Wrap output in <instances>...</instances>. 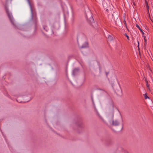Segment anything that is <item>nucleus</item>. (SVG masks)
Returning a JSON list of instances; mask_svg holds the SVG:
<instances>
[{
  "label": "nucleus",
  "mask_w": 153,
  "mask_h": 153,
  "mask_svg": "<svg viewBox=\"0 0 153 153\" xmlns=\"http://www.w3.org/2000/svg\"><path fill=\"white\" fill-rule=\"evenodd\" d=\"M137 42H138V47L139 46V42L138 41H137Z\"/></svg>",
  "instance_id": "16"
},
{
  "label": "nucleus",
  "mask_w": 153,
  "mask_h": 153,
  "mask_svg": "<svg viewBox=\"0 0 153 153\" xmlns=\"http://www.w3.org/2000/svg\"><path fill=\"white\" fill-rule=\"evenodd\" d=\"M6 10L10 22L13 25H14L13 19V16L11 14V13L7 9H6Z\"/></svg>",
  "instance_id": "2"
},
{
  "label": "nucleus",
  "mask_w": 153,
  "mask_h": 153,
  "mask_svg": "<svg viewBox=\"0 0 153 153\" xmlns=\"http://www.w3.org/2000/svg\"><path fill=\"white\" fill-rule=\"evenodd\" d=\"M89 21H90V22L91 23H93L94 22V19H93V18L91 17L90 18V20H89Z\"/></svg>",
  "instance_id": "7"
},
{
  "label": "nucleus",
  "mask_w": 153,
  "mask_h": 153,
  "mask_svg": "<svg viewBox=\"0 0 153 153\" xmlns=\"http://www.w3.org/2000/svg\"><path fill=\"white\" fill-rule=\"evenodd\" d=\"M121 120L122 121H123V119L122 117H121Z\"/></svg>",
  "instance_id": "17"
},
{
  "label": "nucleus",
  "mask_w": 153,
  "mask_h": 153,
  "mask_svg": "<svg viewBox=\"0 0 153 153\" xmlns=\"http://www.w3.org/2000/svg\"><path fill=\"white\" fill-rule=\"evenodd\" d=\"M98 116L103 121H104L103 119L102 118V117L100 116V114H98Z\"/></svg>",
  "instance_id": "13"
},
{
  "label": "nucleus",
  "mask_w": 153,
  "mask_h": 153,
  "mask_svg": "<svg viewBox=\"0 0 153 153\" xmlns=\"http://www.w3.org/2000/svg\"><path fill=\"white\" fill-rule=\"evenodd\" d=\"M125 36L127 38V39L128 40H129V37L128 36V35H127L126 34H125Z\"/></svg>",
  "instance_id": "10"
},
{
  "label": "nucleus",
  "mask_w": 153,
  "mask_h": 153,
  "mask_svg": "<svg viewBox=\"0 0 153 153\" xmlns=\"http://www.w3.org/2000/svg\"><path fill=\"white\" fill-rule=\"evenodd\" d=\"M136 27L138 28V29L140 30L143 33V32L142 31V30L140 28V27H139V26L137 24H136Z\"/></svg>",
  "instance_id": "8"
},
{
  "label": "nucleus",
  "mask_w": 153,
  "mask_h": 153,
  "mask_svg": "<svg viewBox=\"0 0 153 153\" xmlns=\"http://www.w3.org/2000/svg\"><path fill=\"white\" fill-rule=\"evenodd\" d=\"M43 28H44V29L46 31L47 30H47V27H44Z\"/></svg>",
  "instance_id": "11"
},
{
  "label": "nucleus",
  "mask_w": 153,
  "mask_h": 153,
  "mask_svg": "<svg viewBox=\"0 0 153 153\" xmlns=\"http://www.w3.org/2000/svg\"><path fill=\"white\" fill-rule=\"evenodd\" d=\"M144 97H145V99H146L147 98L149 99V97L146 95V94H144Z\"/></svg>",
  "instance_id": "9"
},
{
  "label": "nucleus",
  "mask_w": 153,
  "mask_h": 153,
  "mask_svg": "<svg viewBox=\"0 0 153 153\" xmlns=\"http://www.w3.org/2000/svg\"><path fill=\"white\" fill-rule=\"evenodd\" d=\"M146 7H148V5L147 2H146Z\"/></svg>",
  "instance_id": "14"
},
{
  "label": "nucleus",
  "mask_w": 153,
  "mask_h": 153,
  "mask_svg": "<svg viewBox=\"0 0 153 153\" xmlns=\"http://www.w3.org/2000/svg\"><path fill=\"white\" fill-rule=\"evenodd\" d=\"M133 4L134 5H136L135 3L134 2H133Z\"/></svg>",
  "instance_id": "15"
},
{
  "label": "nucleus",
  "mask_w": 153,
  "mask_h": 153,
  "mask_svg": "<svg viewBox=\"0 0 153 153\" xmlns=\"http://www.w3.org/2000/svg\"><path fill=\"white\" fill-rule=\"evenodd\" d=\"M146 86H147V87H148V85H147V84H146Z\"/></svg>",
  "instance_id": "18"
},
{
  "label": "nucleus",
  "mask_w": 153,
  "mask_h": 153,
  "mask_svg": "<svg viewBox=\"0 0 153 153\" xmlns=\"http://www.w3.org/2000/svg\"><path fill=\"white\" fill-rule=\"evenodd\" d=\"M123 22H124V23L125 24V26H126V21L124 20V21Z\"/></svg>",
  "instance_id": "12"
},
{
  "label": "nucleus",
  "mask_w": 153,
  "mask_h": 153,
  "mask_svg": "<svg viewBox=\"0 0 153 153\" xmlns=\"http://www.w3.org/2000/svg\"><path fill=\"white\" fill-rule=\"evenodd\" d=\"M108 39L110 41H112L113 39V37L110 35L108 36Z\"/></svg>",
  "instance_id": "5"
},
{
  "label": "nucleus",
  "mask_w": 153,
  "mask_h": 153,
  "mask_svg": "<svg viewBox=\"0 0 153 153\" xmlns=\"http://www.w3.org/2000/svg\"><path fill=\"white\" fill-rule=\"evenodd\" d=\"M79 71V69L78 68H75V69H74L73 70V74L74 75H75L76 72H78Z\"/></svg>",
  "instance_id": "4"
},
{
  "label": "nucleus",
  "mask_w": 153,
  "mask_h": 153,
  "mask_svg": "<svg viewBox=\"0 0 153 153\" xmlns=\"http://www.w3.org/2000/svg\"><path fill=\"white\" fill-rule=\"evenodd\" d=\"M114 115L113 114L111 118H108V120L110 124L114 126H118L120 124V122L118 120H113Z\"/></svg>",
  "instance_id": "1"
},
{
  "label": "nucleus",
  "mask_w": 153,
  "mask_h": 153,
  "mask_svg": "<svg viewBox=\"0 0 153 153\" xmlns=\"http://www.w3.org/2000/svg\"><path fill=\"white\" fill-rule=\"evenodd\" d=\"M100 66L96 62L94 65L93 67V68L95 70H96L98 68H99Z\"/></svg>",
  "instance_id": "3"
},
{
  "label": "nucleus",
  "mask_w": 153,
  "mask_h": 153,
  "mask_svg": "<svg viewBox=\"0 0 153 153\" xmlns=\"http://www.w3.org/2000/svg\"><path fill=\"white\" fill-rule=\"evenodd\" d=\"M84 43H85V45H83L82 47V48H85L88 46V44L87 42H84Z\"/></svg>",
  "instance_id": "6"
}]
</instances>
